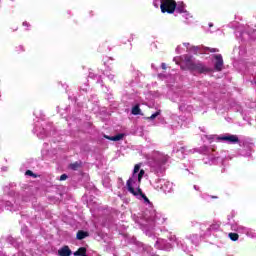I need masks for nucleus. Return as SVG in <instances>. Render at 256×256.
<instances>
[{"label": "nucleus", "instance_id": "f257e3e1", "mask_svg": "<svg viewBox=\"0 0 256 256\" xmlns=\"http://www.w3.org/2000/svg\"><path fill=\"white\" fill-rule=\"evenodd\" d=\"M133 183H135V181H133V178H129L126 182V187L129 193L134 195V197H137V195H140V197H142L145 203H149V198L147 197V195L143 193V190L140 187H138L137 190L133 188Z\"/></svg>", "mask_w": 256, "mask_h": 256}, {"label": "nucleus", "instance_id": "0eeeda50", "mask_svg": "<svg viewBox=\"0 0 256 256\" xmlns=\"http://www.w3.org/2000/svg\"><path fill=\"white\" fill-rule=\"evenodd\" d=\"M73 252L71 251V248L69 246L65 245L62 248L58 250L59 256H71Z\"/></svg>", "mask_w": 256, "mask_h": 256}, {"label": "nucleus", "instance_id": "f3484780", "mask_svg": "<svg viewBox=\"0 0 256 256\" xmlns=\"http://www.w3.org/2000/svg\"><path fill=\"white\" fill-rule=\"evenodd\" d=\"M143 175H145V170H140L138 174V183H141V179H143Z\"/></svg>", "mask_w": 256, "mask_h": 256}, {"label": "nucleus", "instance_id": "aec40b11", "mask_svg": "<svg viewBox=\"0 0 256 256\" xmlns=\"http://www.w3.org/2000/svg\"><path fill=\"white\" fill-rule=\"evenodd\" d=\"M139 169H141V166L139 164H136L134 166V171H133V175H135L136 173H139Z\"/></svg>", "mask_w": 256, "mask_h": 256}, {"label": "nucleus", "instance_id": "5701e85b", "mask_svg": "<svg viewBox=\"0 0 256 256\" xmlns=\"http://www.w3.org/2000/svg\"><path fill=\"white\" fill-rule=\"evenodd\" d=\"M23 25L27 26V22H24Z\"/></svg>", "mask_w": 256, "mask_h": 256}, {"label": "nucleus", "instance_id": "20e7f679", "mask_svg": "<svg viewBox=\"0 0 256 256\" xmlns=\"http://www.w3.org/2000/svg\"><path fill=\"white\" fill-rule=\"evenodd\" d=\"M218 141H227L228 143H239V137L237 135L228 134L226 136H219Z\"/></svg>", "mask_w": 256, "mask_h": 256}, {"label": "nucleus", "instance_id": "39448f33", "mask_svg": "<svg viewBox=\"0 0 256 256\" xmlns=\"http://www.w3.org/2000/svg\"><path fill=\"white\" fill-rule=\"evenodd\" d=\"M183 63L188 71H191V69H193V66L195 65V61H193V56L189 54L184 55Z\"/></svg>", "mask_w": 256, "mask_h": 256}, {"label": "nucleus", "instance_id": "b1692460", "mask_svg": "<svg viewBox=\"0 0 256 256\" xmlns=\"http://www.w3.org/2000/svg\"><path fill=\"white\" fill-rule=\"evenodd\" d=\"M212 26H213V24L210 23V24H209V27H212Z\"/></svg>", "mask_w": 256, "mask_h": 256}, {"label": "nucleus", "instance_id": "423d86ee", "mask_svg": "<svg viewBox=\"0 0 256 256\" xmlns=\"http://www.w3.org/2000/svg\"><path fill=\"white\" fill-rule=\"evenodd\" d=\"M214 59L216 60L214 69L216 71H223V56L221 54L214 55Z\"/></svg>", "mask_w": 256, "mask_h": 256}, {"label": "nucleus", "instance_id": "2eb2a0df", "mask_svg": "<svg viewBox=\"0 0 256 256\" xmlns=\"http://www.w3.org/2000/svg\"><path fill=\"white\" fill-rule=\"evenodd\" d=\"M25 175H29L30 177H33L34 179H37L39 177V175L33 173V171H31V170H27L25 172Z\"/></svg>", "mask_w": 256, "mask_h": 256}, {"label": "nucleus", "instance_id": "412c9836", "mask_svg": "<svg viewBox=\"0 0 256 256\" xmlns=\"http://www.w3.org/2000/svg\"><path fill=\"white\" fill-rule=\"evenodd\" d=\"M67 177H68L67 174H62L60 176V181H66Z\"/></svg>", "mask_w": 256, "mask_h": 256}, {"label": "nucleus", "instance_id": "ddd939ff", "mask_svg": "<svg viewBox=\"0 0 256 256\" xmlns=\"http://www.w3.org/2000/svg\"><path fill=\"white\" fill-rule=\"evenodd\" d=\"M24 51H25V48L23 46L19 45L15 49V54L20 55L21 53H24Z\"/></svg>", "mask_w": 256, "mask_h": 256}, {"label": "nucleus", "instance_id": "6e6552de", "mask_svg": "<svg viewBox=\"0 0 256 256\" xmlns=\"http://www.w3.org/2000/svg\"><path fill=\"white\" fill-rule=\"evenodd\" d=\"M176 13H187V10L185 9V4L183 2H179L176 4L175 8Z\"/></svg>", "mask_w": 256, "mask_h": 256}, {"label": "nucleus", "instance_id": "4be33fe9", "mask_svg": "<svg viewBox=\"0 0 256 256\" xmlns=\"http://www.w3.org/2000/svg\"><path fill=\"white\" fill-rule=\"evenodd\" d=\"M161 67H162V69L165 71V69H167V64L162 63V64H161Z\"/></svg>", "mask_w": 256, "mask_h": 256}, {"label": "nucleus", "instance_id": "dca6fc26", "mask_svg": "<svg viewBox=\"0 0 256 256\" xmlns=\"http://www.w3.org/2000/svg\"><path fill=\"white\" fill-rule=\"evenodd\" d=\"M159 115H161V110H158L157 112H155L154 114H152L150 117H148V119H150L151 121H153V119H156V117H159Z\"/></svg>", "mask_w": 256, "mask_h": 256}, {"label": "nucleus", "instance_id": "a211bd4d", "mask_svg": "<svg viewBox=\"0 0 256 256\" xmlns=\"http://www.w3.org/2000/svg\"><path fill=\"white\" fill-rule=\"evenodd\" d=\"M161 155V157H162V160H161V163L163 164V165H165V163L168 161V159H169V156H167V155H164V154H160Z\"/></svg>", "mask_w": 256, "mask_h": 256}, {"label": "nucleus", "instance_id": "9b49d317", "mask_svg": "<svg viewBox=\"0 0 256 256\" xmlns=\"http://www.w3.org/2000/svg\"><path fill=\"white\" fill-rule=\"evenodd\" d=\"M132 115H141V108L139 105H135L131 111Z\"/></svg>", "mask_w": 256, "mask_h": 256}, {"label": "nucleus", "instance_id": "f03ea898", "mask_svg": "<svg viewBox=\"0 0 256 256\" xmlns=\"http://www.w3.org/2000/svg\"><path fill=\"white\" fill-rule=\"evenodd\" d=\"M160 9L162 13L172 15V13H175V9H177V2L175 0H162Z\"/></svg>", "mask_w": 256, "mask_h": 256}, {"label": "nucleus", "instance_id": "1a4fd4ad", "mask_svg": "<svg viewBox=\"0 0 256 256\" xmlns=\"http://www.w3.org/2000/svg\"><path fill=\"white\" fill-rule=\"evenodd\" d=\"M85 237H89V232L80 230L76 234V239H78V241H83V239H85Z\"/></svg>", "mask_w": 256, "mask_h": 256}, {"label": "nucleus", "instance_id": "4468645a", "mask_svg": "<svg viewBox=\"0 0 256 256\" xmlns=\"http://www.w3.org/2000/svg\"><path fill=\"white\" fill-rule=\"evenodd\" d=\"M79 167H81V165L78 162L70 164V169H72V171H77Z\"/></svg>", "mask_w": 256, "mask_h": 256}, {"label": "nucleus", "instance_id": "7ed1b4c3", "mask_svg": "<svg viewBox=\"0 0 256 256\" xmlns=\"http://www.w3.org/2000/svg\"><path fill=\"white\" fill-rule=\"evenodd\" d=\"M190 71H198L200 74H203V73H210L211 69L203 65V63L201 62H197L193 65Z\"/></svg>", "mask_w": 256, "mask_h": 256}, {"label": "nucleus", "instance_id": "6ab92c4d", "mask_svg": "<svg viewBox=\"0 0 256 256\" xmlns=\"http://www.w3.org/2000/svg\"><path fill=\"white\" fill-rule=\"evenodd\" d=\"M206 51H209L210 53H219V49L217 48H206Z\"/></svg>", "mask_w": 256, "mask_h": 256}, {"label": "nucleus", "instance_id": "9d476101", "mask_svg": "<svg viewBox=\"0 0 256 256\" xmlns=\"http://www.w3.org/2000/svg\"><path fill=\"white\" fill-rule=\"evenodd\" d=\"M123 137H125V134L123 133L117 134L116 136H105L109 141H121Z\"/></svg>", "mask_w": 256, "mask_h": 256}, {"label": "nucleus", "instance_id": "f8f14e48", "mask_svg": "<svg viewBox=\"0 0 256 256\" xmlns=\"http://www.w3.org/2000/svg\"><path fill=\"white\" fill-rule=\"evenodd\" d=\"M228 237L231 239V241H239V234L237 233L230 232Z\"/></svg>", "mask_w": 256, "mask_h": 256}]
</instances>
